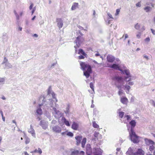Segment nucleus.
I'll return each mask as SVG.
<instances>
[{"label": "nucleus", "mask_w": 155, "mask_h": 155, "mask_svg": "<svg viewBox=\"0 0 155 155\" xmlns=\"http://www.w3.org/2000/svg\"><path fill=\"white\" fill-rule=\"evenodd\" d=\"M80 64L83 70L84 71V75L85 76L86 78H88L90 76V74L92 72L91 66L88 64L82 62H81Z\"/></svg>", "instance_id": "obj_1"}, {"label": "nucleus", "mask_w": 155, "mask_h": 155, "mask_svg": "<svg viewBox=\"0 0 155 155\" xmlns=\"http://www.w3.org/2000/svg\"><path fill=\"white\" fill-rule=\"evenodd\" d=\"M129 138L134 143H137L139 142V139L140 137L137 136L135 133L134 131L129 132Z\"/></svg>", "instance_id": "obj_2"}, {"label": "nucleus", "mask_w": 155, "mask_h": 155, "mask_svg": "<svg viewBox=\"0 0 155 155\" xmlns=\"http://www.w3.org/2000/svg\"><path fill=\"white\" fill-rule=\"evenodd\" d=\"M84 41V38L82 36H79L76 38V40L75 41V43L77 44L76 46H74L76 49L78 48L80 46L81 44Z\"/></svg>", "instance_id": "obj_3"}, {"label": "nucleus", "mask_w": 155, "mask_h": 155, "mask_svg": "<svg viewBox=\"0 0 155 155\" xmlns=\"http://www.w3.org/2000/svg\"><path fill=\"white\" fill-rule=\"evenodd\" d=\"M136 122L134 120H132L129 122V124L127 127V130L129 132L134 131V129L136 125Z\"/></svg>", "instance_id": "obj_4"}, {"label": "nucleus", "mask_w": 155, "mask_h": 155, "mask_svg": "<svg viewBox=\"0 0 155 155\" xmlns=\"http://www.w3.org/2000/svg\"><path fill=\"white\" fill-rule=\"evenodd\" d=\"M134 79V77L130 74V71L127 69V81H132Z\"/></svg>", "instance_id": "obj_5"}, {"label": "nucleus", "mask_w": 155, "mask_h": 155, "mask_svg": "<svg viewBox=\"0 0 155 155\" xmlns=\"http://www.w3.org/2000/svg\"><path fill=\"white\" fill-rule=\"evenodd\" d=\"M52 129L54 132L56 133H60L61 131V128L57 125L53 127Z\"/></svg>", "instance_id": "obj_6"}, {"label": "nucleus", "mask_w": 155, "mask_h": 155, "mask_svg": "<svg viewBox=\"0 0 155 155\" xmlns=\"http://www.w3.org/2000/svg\"><path fill=\"white\" fill-rule=\"evenodd\" d=\"M134 83L132 81H127V93H128L129 92V90L130 89V86L134 85Z\"/></svg>", "instance_id": "obj_7"}, {"label": "nucleus", "mask_w": 155, "mask_h": 155, "mask_svg": "<svg viewBox=\"0 0 155 155\" xmlns=\"http://www.w3.org/2000/svg\"><path fill=\"white\" fill-rule=\"evenodd\" d=\"M145 152L141 149L139 148L136 152L134 153V155H144Z\"/></svg>", "instance_id": "obj_8"}, {"label": "nucleus", "mask_w": 155, "mask_h": 155, "mask_svg": "<svg viewBox=\"0 0 155 155\" xmlns=\"http://www.w3.org/2000/svg\"><path fill=\"white\" fill-rule=\"evenodd\" d=\"M79 154L84 155V152L83 151H81L79 152L78 150H75L71 152V155H78Z\"/></svg>", "instance_id": "obj_9"}, {"label": "nucleus", "mask_w": 155, "mask_h": 155, "mask_svg": "<svg viewBox=\"0 0 155 155\" xmlns=\"http://www.w3.org/2000/svg\"><path fill=\"white\" fill-rule=\"evenodd\" d=\"M144 140L146 144L148 145H153L155 144V143L153 141L147 138L144 139Z\"/></svg>", "instance_id": "obj_10"}, {"label": "nucleus", "mask_w": 155, "mask_h": 155, "mask_svg": "<svg viewBox=\"0 0 155 155\" xmlns=\"http://www.w3.org/2000/svg\"><path fill=\"white\" fill-rule=\"evenodd\" d=\"M57 22H58V26L59 28H61L63 25L62 21L61 18H58L57 19Z\"/></svg>", "instance_id": "obj_11"}, {"label": "nucleus", "mask_w": 155, "mask_h": 155, "mask_svg": "<svg viewBox=\"0 0 155 155\" xmlns=\"http://www.w3.org/2000/svg\"><path fill=\"white\" fill-rule=\"evenodd\" d=\"M75 138L76 140V144L77 145H78L81 143L82 137L81 136H78L75 137Z\"/></svg>", "instance_id": "obj_12"}, {"label": "nucleus", "mask_w": 155, "mask_h": 155, "mask_svg": "<svg viewBox=\"0 0 155 155\" xmlns=\"http://www.w3.org/2000/svg\"><path fill=\"white\" fill-rule=\"evenodd\" d=\"M40 125L44 129H46L48 127V124L43 120H41Z\"/></svg>", "instance_id": "obj_13"}, {"label": "nucleus", "mask_w": 155, "mask_h": 155, "mask_svg": "<svg viewBox=\"0 0 155 155\" xmlns=\"http://www.w3.org/2000/svg\"><path fill=\"white\" fill-rule=\"evenodd\" d=\"M79 127V125L78 123L75 122H74L72 125L71 128L75 130H77L78 129Z\"/></svg>", "instance_id": "obj_14"}, {"label": "nucleus", "mask_w": 155, "mask_h": 155, "mask_svg": "<svg viewBox=\"0 0 155 155\" xmlns=\"http://www.w3.org/2000/svg\"><path fill=\"white\" fill-rule=\"evenodd\" d=\"M107 58V61L110 62H112L115 60V58L114 57L110 55H108Z\"/></svg>", "instance_id": "obj_15"}, {"label": "nucleus", "mask_w": 155, "mask_h": 155, "mask_svg": "<svg viewBox=\"0 0 155 155\" xmlns=\"http://www.w3.org/2000/svg\"><path fill=\"white\" fill-rule=\"evenodd\" d=\"M86 153L87 155H92V151L91 147H87Z\"/></svg>", "instance_id": "obj_16"}, {"label": "nucleus", "mask_w": 155, "mask_h": 155, "mask_svg": "<svg viewBox=\"0 0 155 155\" xmlns=\"http://www.w3.org/2000/svg\"><path fill=\"white\" fill-rule=\"evenodd\" d=\"M102 152L100 149H97L94 152V155H102Z\"/></svg>", "instance_id": "obj_17"}, {"label": "nucleus", "mask_w": 155, "mask_h": 155, "mask_svg": "<svg viewBox=\"0 0 155 155\" xmlns=\"http://www.w3.org/2000/svg\"><path fill=\"white\" fill-rule=\"evenodd\" d=\"M109 67L110 68H114V69L117 70H120L119 66L118 65L115 64H114L113 65L110 66Z\"/></svg>", "instance_id": "obj_18"}, {"label": "nucleus", "mask_w": 155, "mask_h": 155, "mask_svg": "<svg viewBox=\"0 0 155 155\" xmlns=\"http://www.w3.org/2000/svg\"><path fill=\"white\" fill-rule=\"evenodd\" d=\"M78 3L74 2L73 3L71 9L72 10H75L78 7Z\"/></svg>", "instance_id": "obj_19"}, {"label": "nucleus", "mask_w": 155, "mask_h": 155, "mask_svg": "<svg viewBox=\"0 0 155 155\" xmlns=\"http://www.w3.org/2000/svg\"><path fill=\"white\" fill-rule=\"evenodd\" d=\"M133 150L130 147L129 148L128 151L127 152V154H128L130 155H134Z\"/></svg>", "instance_id": "obj_20"}, {"label": "nucleus", "mask_w": 155, "mask_h": 155, "mask_svg": "<svg viewBox=\"0 0 155 155\" xmlns=\"http://www.w3.org/2000/svg\"><path fill=\"white\" fill-rule=\"evenodd\" d=\"M41 105V104L39 105V108L38 109L36 110L37 113L39 115H41L42 114V111L40 107Z\"/></svg>", "instance_id": "obj_21"}, {"label": "nucleus", "mask_w": 155, "mask_h": 155, "mask_svg": "<svg viewBox=\"0 0 155 155\" xmlns=\"http://www.w3.org/2000/svg\"><path fill=\"white\" fill-rule=\"evenodd\" d=\"M62 120L64 122L66 126H70L69 121L68 120H67L65 117H63L62 118Z\"/></svg>", "instance_id": "obj_22"}, {"label": "nucleus", "mask_w": 155, "mask_h": 155, "mask_svg": "<svg viewBox=\"0 0 155 155\" xmlns=\"http://www.w3.org/2000/svg\"><path fill=\"white\" fill-rule=\"evenodd\" d=\"M144 10L146 12H150L152 9V8L148 6H147L143 8Z\"/></svg>", "instance_id": "obj_23"}, {"label": "nucleus", "mask_w": 155, "mask_h": 155, "mask_svg": "<svg viewBox=\"0 0 155 155\" xmlns=\"http://www.w3.org/2000/svg\"><path fill=\"white\" fill-rule=\"evenodd\" d=\"M87 139L86 138H83L81 142V146L83 148H84L85 147V144L86 142Z\"/></svg>", "instance_id": "obj_24"}, {"label": "nucleus", "mask_w": 155, "mask_h": 155, "mask_svg": "<svg viewBox=\"0 0 155 155\" xmlns=\"http://www.w3.org/2000/svg\"><path fill=\"white\" fill-rule=\"evenodd\" d=\"M32 152L34 153H38L40 154H41L42 153V151L41 149L40 148H38V150L35 149Z\"/></svg>", "instance_id": "obj_25"}, {"label": "nucleus", "mask_w": 155, "mask_h": 155, "mask_svg": "<svg viewBox=\"0 0 155 155\" xmlns=\"http://www.w3.org/2000/svg\"><path fill=\"white\" fill-rule=\"evenodd\" d=\"M28 132H29L30 133L32 134V136H33L34 137H35V130L33 129H32V128L30 129L29 130Z\"/></svg>", "instance_id": "obj_26"}, {"label": "nucleus", "mask_w": 155, "mask_h": 155, "mask_svg": "<svg viewBox=\"0 0 155 155\" xmlns=\"http://www.w3.org/2000/svg\"><path fill=\"white\" fill-rule=\"evenodd\" d=\"M78 54H83L84 56H86V54L84 51L82 49H80L79 50Z\"/></svg>", "instance_id": "obj_27"}, {"label": "nucleus", "mask_w": 155, "mask_h": 155, "mask_svg": "<svg viewBox=\"0 0 155 155\" xmlns=\"http://www.w3.org/2000/svg\"><path fill=\"white\" fill-rule=\"evenodd\" d=\"M93 126L95 128H98L99 127V125L97 124L95 121H93L92 122Z\"/></svg>", "instance_id": "obj_28"}, {"label": "nucleus", "mask_w": 155, "mask_h": 155, "mask_svg": "<svg viewBox=\"0 0 155 155\" xmlns=\"http://www.w3.org/2000/svg\"><path fill=\"white\" fill-rule=\"evenodd\" d=\"M134 27L137 30H140V25L138 23H137L135 25Z\"/></svg>", "instance_id": "obj_29"}, {"label": "nucleus", "mask_w": 155, "mask_h": 155, "mask_svg": "<svg viewBox=\"0 0 155 155\" xmlns=\"http://www.w3.org/2000/svg\"><path fill=\"white\" fill-rule=\"evenodd\" d=\"M120 101L122 103L125 104L126 103V98L125 97H122L121 98Z\"/></svg>", "instance_id": "obj_30"}, {"label": "nucleus", "mask_w": 155, "mask_h": 155, "mask_svg": "<svg viewBox=\"0 0 155 155\" xmlns=\"http://www.w3.org/2000/svg\"><path fill=\"white\" fill-rule=\"evenodd\" d=\"M113 79L119 81H120L122 80V78L121 77H115L113 78Z\"/></svg>", "instance_id": "obj_31"}, {"label": "nucleus", "mask_w": 155, "mask_h": 155, "mask_svg": "<svg viewBox=\"0 0 155 155\" xmlns=\"http://www.w3.org/2000/svg\"><path fill=\"white\" fill-rule=\"evenodd\" d=\"M150 146L149 150L150 151H152L153 150L155 149V147L153 145H151Z\"/></svg>", "instance_id": "obj_32"}, {"label": "nucleus", "mask_w": 155, "mask_h": 155, "mask_svg": "<svg viewBox=\"0 0 155 155\" xmlns=\"http://www.w3.org/2000/svg\"><path fill=\"white\" fill-rule=\"evenodd\" d=\"M124 114V112L122 111L120 112L119 113V115L120 118H122L123 117V116Z\"/></svg>", "instance_id": "obj_33"}, {"label": "nucleus", "mask_w": 155, "mask_h": 155, "mask_svg": "<svg viewBox=\"0 0 155 155\" xmlns=\"http://www.w3.org/2000/svg\"><path fill=\"white\" fill-rule=\"evenodd\" d=\"M66 135L71 137H73V134L71 132H68L67 131V134H66Z\"/></svg>", "instance_id": "obj_34"}, {"label": "nucleus", "mask_w": 155, "mask_h": 155, "mask_svg": "<svg viewBox=\"0 0 155 155\" xmlns=\"http://www.w3.org/2000/svg\"><path fill=\"white\" fill-rule=\"evenodd\" d=\"M143 57L144 58L146 59L147 60H149V57L145 54H144L143 55Z\"/></svg>", "instance_id": "obj_35"}, {"label": "nucleus", "mask_w": 155, "mask_h": 155, "mask_svg": "<svg viewBox=\"0 0 155 155\" xmlns=\"http://www.w3.org/2000/svg\"><path fill=\"white\" fill-rule=\"evenodd\" d=\"M90 86L91 88L93 90H94V86L92 82H91L90 84Z\"/></svg>", "instance_id": "obj_36"}, {"label": "nucleus", "mask_w": 155, "mask_h": 155, "mask_svg": "<svg viewBox=\"0 0 155 155\" xmlns=\"http://www.w3.org/2000/svg\"><path fill=\"white\" fill-rule=\"evenodd\" d=\"M120 149L119 148H117V152H116V153L117 155H120V154H119V152H120Z\"/></svg>", "instance_id": "obj_37"}, {"label": "nucleus", "mask_w": 155, "mask_h": 155, "mask_svg": "<svg viewBox=\"0 0 155 155\" xmlns=\"http://www.w3.org/2000/svg\"><path fill=\"white\" fill-rule=\"evenodd\" d=\"M30 141V139L28 137L26 138L25 143L26 144L28 143H29Z\"/></svg>", "instance_id": "obj_38"}, {"label": "nucleus", "mask_w": 155, "mask_h": 155, "mask_svg": "<svg viewBox=\"0 0 155 155\" xmlns=\"http://www.w3.org/2000/svg\"><path fill=\"white\" fill-rule=\"evenodd\" d=\"M120 12V9H116V12L115 14V15L116 16V15H118L119 14Z\"/></svg>", "instance_id": "obj_39"}, {"label": "nucleus", "mask_w": 155, "mask_h": 155, "mask_svg": "<svg viewBox=\"0 0 155 155\" xmlns=\"http://www.w3.org/2000/svg\"><path fill=\"white\" fill-rule=\"evenodd\" d=\"M8 60L6 58V57H4V61H3V63H7L8 62Z\"/></svg>", "instance_id": "obj_40"}, {"label": "nucleus", "mask_w": 155, "mask_h": 155, "mask_svg": "<svg viewBox=\"0 0 155 155\" xmlns=\"http://www.w3.org/2000/svg\"><path fill=\"white\" fill-rule=\"evenodd\" d=\"M141 35V33L140 32H138L136 35L137 37V38H139Z\"/></svg>", "instance_id": "obj_41"}, {"label": "nucleus", "mask_w": 155, "mask_h": 155, "mask_svg": "<svg viewBox=\"0 0 155 155\" xmlns=\"http://www.w3.org/2000/svg\"><path fill=\"white\" fill-rule=\"evenodd\" d=\"M136 5L137 7H140L141 6L140 2H138L136 4Z\"/></svg>", "instance_id": "obj_42"}, {"label": "nucleus", "mask_w": 155, "mask_h": 155, "mask_svg": "<svg viewBox=\"0 0 155 155\" xmlns=\"http://www.w3.org/2000/svg\"><path fill=\"white\" fill-rule=\"evenodd\" d=\"M22 155H29L27 151H24L22 153Z\"/></svg>", "instance_id": "obj_43"}, {"label": "nucleus", "mask_w": 155, "mask_h": 155, "mask_svg": "<svg viewBox=\"0 0 155 155\" xmlns=\"http://www.w3.org/2000/svg\"><path fill=\"white\" fill-rule=\"evenodd\" d=\"M131 119V118L130 116V115H127V120H128Z\"/></svg>", "instance_id": "obj_44"}, {"label": "nucleus", "mask_w": 155, "mask_h": 155, "mask_svg": "<svg viewBox=\"0 0 155 155\" xmlns=\"http://www.w3.org/2000/svg\"><path fill=\"white\" fill-rule=\"evenodd\" d=\"M123 94V92L122 90H120L118 92V94L119 95H121Z\"/></svg>", "instance_id": "obj_45"}, {"label": "nucleus", "mask_w": 155, "mask_h": 155, "mask_svg": "<svg viewBox=\"0 0 155 155\" xmlns=\"http://www.w3.org/2000/svg\"><path fill=\"white\" fill-rule=\"evenodd\" d=\"M79 58V59H83L84 58V55H81L78 56Z\"/></svg>", "instance_id": "obj_46"}, {"label": "nucleus", "mask_w": 155, "mask_h": 155, "mask_svg": "<svg viewBox=\"0 0 155 155\" xmlns=\"http://www.w3.org/2000/svg\"><path fill=\"white\" fill-rule=\"evenodd\" d=\"M99 133L98 132H95L94 134V136L95 137H97L98 136V135L99 134Z\"/></svg>", "instance_id": "obj_47"}, {"label": "nucleus", "mask_w": 155, "mask_h": 155, "mask_svg": "<svg viewBox=\"0 0 155 155\" xmlns=\"http://www.w3.org/2000/svg\"><path fill=\"white\" fill-rule=\"evenodd\" d=\"M107 15H108L109 16V17L110 18H112L113 19H114L113 18V17L112 15L111 14H110V13H107Z\"/></svg>", "instance_id": "obj_48"}, {"label": "nucleus", "mask_w": 155, "mask_h": 155, "mask_svg": "<svg viewBox=\"0 0 155 155\" xmlns=\"http://www.w3.org/2000/svg\"><path fill=\"white\" fill-rule=\"evenodd\" d=\"M33 5H34L33 3H31L30 5V6L29 7V9L30 10H31L33 6Z\"/></svg>", "instance_id": "obj_49"}, {"label": "nucleus", "mask_w": 155, "mask_h": 155, "mask_svg": "<svg viewBox=\"0 0 155 155\" xmlns=\"http://www.w3.org/2000/svg\"><path fill=\"white\" fill-rule=\"evenodd\" d=\"M150 101L152 102V104L154 107L155 106V101L153 100H150Z\"/></svg>", "instance_id": "obj_50"}, {"label": "nucleus", "mask_w": 155, "mask_h": 155, "mask_svg": "<svg viewBox=\"0 0 155 155\" xmlns=\"http://www.w3.org/2000/svg\"><path fill=\"white\" fill-rule=\"evenodd\" d=\"M4 81V79L3 78H0V83L1 82H3Z\"/></svg>", "instance_id": "obj_51"}, {"label": "nucleus", "mask_w": 155, "mask_h": 155, "mask_svg": "<svg viewBox=\"0 0 155 155\" xmlns=\"http://www.w3.org/2000/svg\"><path fill=\"white\" fill-rule=\"evenodd\" d=\"M145 41H147V42H149L150 41V38H149V37H147V38L145 39Z\"/></svg>", "instance_id": "obj_52"}, {"label": "nucleus", "mask_w": 155, "mask_h": 155, "mask_svg": "<svg viewBox=\"0 0 155 155\" xmlns=\"http://www.w3.org/2000/svg\"><path fill=\"white\" fill-rule=\"evenodd\" d=\"M15 14L16 15V18H17V19L18 20L19 19V16L17 14V13L16 12L15 13Z\"/></svg>", "instance_id": "obj_53"}, {"label": "nucleus", "mask_w": 155, "mask_h": 155, "mask_svg": "<svg viewBox=\"0 0 155 155\" xmlns=\"http://www.w3.org/2000/svg\"><path fill=\"white\" fill-rule=\"evenodd\" d=\"M67 134V131H66L65 132H62L61 133V134L62 135H64L65 134Z\"/></svg>", "instance_id": "obj_54"}, {"label": "nucleus", "mask_w": 155, "mask_h": 155, "mask_svg": "<svg viewBox=\"0 0 155 155\" xmlns=\"http://www.w3.org/2000/svg\"><path fill=\"white\" fill-rule=\"evenodd\" d=\"M151 30L152 33L153 34V35H155V30H153V29H151Z\"/></svg>", "instance_id": "obj_55"}, {"label": "nucleus", "mask_w": 155, "mask_h": 155, "mask_svg": "<svg viewBox=\"0 0 155 155\" xmlns=\"http://www.w3.org/2000/svg\"><path fill=\"white\" fill-rule=\"evenodd\" d=\"M134 97H132L131 98L130 101L131 102L134 101Z\"/></svg>", "instance_id": "obj_56"}, {"label": "nucleus", "mask_w": 155, "mask_h": 155, "mask_svg": "<svg viewBox=\"0 0 155 155\" xmlns=\"http://www.w3.org/2000/svg\"><path fill=\"white\" fill-rule=\"evenodd\" d=\"M145 30V27L143 26L142 27V28L140 30V31H143Z\"/></svg>", "instance_id": "obj_57"}, {"label": "nucleus", "mask_w": 155, "mask_h": 155, "mask_svg": "<svg viewBox=\"0 0 155 155\" xmlns=\"http://www.w3.org/2000/svg\"><path fill=\"white\" fill-rule=\"evenodd\" d=\"M78 33L80 35V36H83V34L81 33V31H79Z\"/></svg>", "instance_id": "obj_58"}, {"label": "nucleus", "mask_w": 155, "mask_h": 155, "mask_svg": "<svg viewBox=\"0 0 155 155\" xmlns=\"http://www.w3.org/2000/svg\"><path fill=\"white\" fill-rule=\"evenodd\" d=\"M52 97L54 98H55V94H54V93H53V92L52 93Z\"/></svg>", "instance_id": "obj_59"}, {"label": "nucleus", "mask_w": 155, "mask_h": 155, "mask_svg": "<svg viewBox=\"0 0 155 155\" xmlns=\"http://www.w3.org/2000/svg\"><path fill=\"white\" fill-rule=\"evenodd\" d=\"M35 10V8H34L33 9L32 11V13H31L32 15H33V14Z\"/></svg>", "instance_id": "obj_60"}, {"label": "nucleus", "mask_w": 155, "mask_h": 155, "mask_svg": "<svg viewBox=\"0 0 155 155\" xmlns=\"http://www.w3.org/2000/svg\"><path fill=\"white\" fill-rule=\"evenodd\" d=\"M78 28H79L81 30H84V28H83V27H81V26H79L78 27Z\"/></svg>", "instance_id": "obj_61"}, {"label": "nucleus", "mask_w": 155, "mask_h": 155, "mask_svg": "<svg viewBox=\"0 0 155 155\" xmlns=\"http://www.w3.org/2000/svg\"><path fill=\"white\" fill-rule=\"evenodd\" d=\"M150 5L152 7H154V4H153L152 2H150Z\"/></svg>", "instance_id": "obj_62"}, {"label": "nucleus", "mask_w": 155, "mask_h": 155, "mask_svg": "<svg viewBox=\"0 0 155 155\" xmlns=\"http://www.w3.org/2000/svg\"><path fill=\"white\" fill-rule=\"evenodd\" d=\"M0 113L1 114L2 116H3V113L2 111L0 110Z\"/></svg>", "instance_id": "obj_63"}, {"label": "nucleus", "mask_w": 155, "mask_h": 155, "mask_svg": "<svg viewBox=\"0 0 155 155\" xmlns=\"http://www.w3.org/2000/svg\"><path fill=\"white\" fill-rule=\"evenodd\" d=\"M2 99L3 100H5L6 98H5V96H3L2 97Z\"/></svg>", "instance_id": "obj_64"}]
</instances>
